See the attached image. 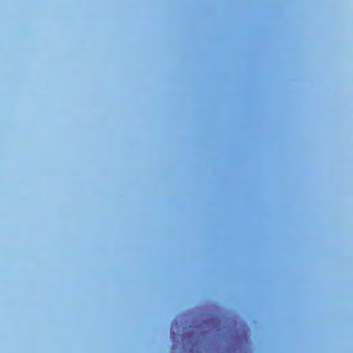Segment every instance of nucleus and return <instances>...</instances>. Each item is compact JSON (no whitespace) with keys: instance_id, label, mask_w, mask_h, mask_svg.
Listing matches in <instances>:
<instances>
[{"instance_id":"7ed1b4c3","label":"nucleus","mask_w":353,"mask_h":353,"mask_svg":"<svg viewBox=\"0 0 353 353\" xmlns=\"http://www.w3.org/2000/svg\"><path fill=\"white\" fill-rule=\"evenodd\" d=\"M196 345V344L194 343V342L192 343V347H194V346Z\"/></svg>"},{"instance_id":"f03ea898","label":"nucleus","mask_w":353,"mask_h":353,"mask_svg":"<svg viewBox=\"0 0 353 353\" xmlns=\"http://www.w3.org/2000/svg\"><path fill=\"white\" fill-rule=\"evenodd\" d=\"M199 336H198L196 339V337L194 336V333L193 332H191L190 336L188 337V339L192 342V341L195 340V341H198L199 339Z\"/></svg>"},{"instance_id":"f257e3e1","label":"nucleus","mask_w":353,"mask_h":353,"mask_svg":"<svg viewBox=\"0 0 353 353\" xmlns=\"http://www.w3.org/2000/svg\"><path fill=\"white\" fill-rule=\"evenodd\" d=\"M183 325L182 321H180V325H179L178 319H176L172 323L171 325V330H170V338L172 341L174 342L178 339H180L181 342H185L186 341V337L183 334H181V332L183 331V328L181 329V325Z\"/></svg>"}]
</instances>
